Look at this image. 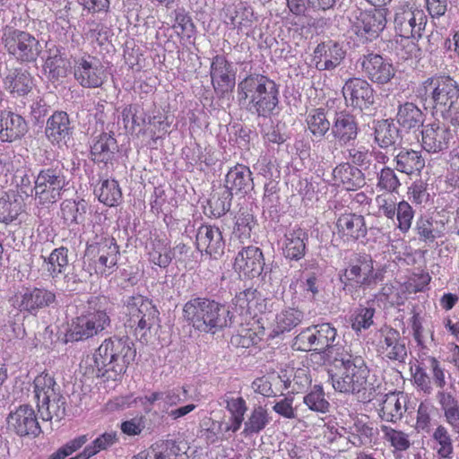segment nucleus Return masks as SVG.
Returning a JSON list of instances; mask_svg holds the SVG:
<instances>
[{"instance_id":"obj_1","label":"nucleus","mask_w":459,"mask_h":459,"mask_svg":"<svg viewBox=\"0 0 459 459\" xmlns=\"http://www.w3.org/2000/svg\"><path fill=\"white\" fill-rule=\"evenodd\" d=\"M336 372L330 375L333 389L346 394H358L363 402H370L380 393L381 384L369 378V368L359 355L337 352L333 357Z\"/></svg>"},{"instance_id":"obj_2","label":"nucleus","mask_w":459,"mask_h":459,"mask_svg":"<svg viewBox=\"0 0 459 459\" xmlns=\"http://www.w3.org/2000/svg\"><path fill=\"white\" fill-rule=\"evenodd\" d=\"M238 96L249 111L267 117L279 103V88L267 76L254 74L238 82Z\"/></svg>"},{"instance_id":"obj_3","label":"nucleus","mask_w":459,"mask_h":459,"mask_svg":"<svg viewBox=\"0 0 459 459\" xmlns=\"http://www.w3.org/2000/svg\"><path fill=\"white\" fill-rule=\"evenodd\" d=\"M184 316L200 332L215 333L231 323L230 311L214 300L196 298L186 302Z\"/></svg>"},{"instance_id":"obj_4","label":"nucleus","mask_w":459,"mask_h":459,"mask_svg":"<svg viewBox=\"0 0 459 459\" xmlns=\"http://www.w3.org/2000/svg\"><path fill=\"white\" fill-rule=\"evenodd\" d=\"M110 325V317L101 299L91 298L79 316L73 318L65 333L66 342H82L92 338Z\"/></svg>"},{"instance_id":"obj_5","label":"nucleus","mask_w":459,"mask_h":459,"mask_svg":"<svg viewBox=\"0 0 459 459\" xmlns=\"http://www.w3.org/2000/svg\"><path fill=\"white\" fill-rule=\"evenodd\" d=\"M135 349L128 337H111L102 342L93 355L95 367L100 372L125 373L135 358Z\"/></svg>"},{"instance_id":"obj_6","label":"nucleus","mask_w":459,"mask_h":459,"mask_svg":"<svg viewBox=\"0 0 459 459\" xmlns=\"http://www.w3.org/2000/svg\"><path fill=\"white\" fill-rule=\"evenodd\" d=\"M337 330L328 323L316 325L302 330L294 339L293 347L298 351H314L326 353L328 358L339 352Z\"/></svg>"},{"instance_id":"obj_7","label":"nucleus","mask_w":459,"mask_h":459,"mask_svg":"<svg viewBox=\"0 0 459 459\" xmlns=\"http://www.w3.org/2000/svg\"><path fill=\"white\" fill-rule=\"evenodd\" d=\"M67 185L64 166L57 162L56 165L43 168L39 171L30 193L38 204H52L61 198Z\"/></svg>"},{"instance_id":"obj_8","label":"nucleus","mask_w":459,"mask_h":459,"mask_svg":"<svg viewBox=\"0 0 459 459\" xmlns=\"http://www.w3.org/2000/svg\"><path fill=\"white\" fill-rule=\"evenodd\" d=\"M339 278L343 290L352 295L360 287L375 284L378 273L374 269L372 258L367 255H359L351 259L348 265L340 271Z\"/></svg>"},{"instance_id":"obj_9","label":"nucleus","mask_w":459,"mask_h":459,"mask_svg":"<svg viewBox=\"0 0 459 459\" xmlns=\"http://www.w3.org/2000/svg\"><path fill=\"white\" fill-rule=\"evenodd\" d=\"M420 91L425 101L431 104L437 112L457 102L459 99V85L449 75L428 78L423 82Z\"/></svg>"},{"instance_id":"obj_10","label":"nucleus","mask_w":459,"mask_h":459,"mask_svg":"<svg viewBox=\"0 0 459 459\" xmlns=\"http://www.w3.org/2000/svg\"><path fill=\"white\" fill-rule=\"evenodd\" d=\"M394 28L406 39H420L427 24V16L412 0H403L394 8Z\"/></svg>"},{"instance_id":"obj_11","label":"nucleus","mask_w":459,"mask_h":459,"mask_svg":"<svg viewBox=\"0 0 459 459\" xmlns=\"http://www.w3.org/2000/svg\"><path fill=\"white\" fill-rule=\"evenodd\" d=\"M87 254L97 257L95 272L98 274L108 276L117 268L119 248L116 239L107 233H100L88 240Z\"/></svg>"},{"instance_id":"obj_12","label":"nucleus","mask_w":459,"mask_h":459,"mask_svg":"<svg viewBox=\"0 0 459 459\" xmlns=\"http://www.w3.org/2000/svg\"><path fill=\"white\" fill-rule=\"evenodd\" d=\"M350 32L354 34L359 42L365 43L376 39L386 25L385 9L373 11L355 10L350 18Z\"/></svg>"},{"instance_id":"obj_13","label":"nucleus","mask_w":459,"mask_h":459,"mask_svg":"<svg viewBox=\"0 0 459 459\" xmlns=\"http://www.w3.org/2000/svg\"><path fill=\"white\" fill-rule=\"evenodd\" d=\"M73 73L75 81L84 88L100 87L107 79L100 60L88 53L73 57Z\"/></svg>"},{"instance_id":"obj_14","label":"nucleus","mask_w":459,"mask_h":459,"mask_svg":"<svg viewBox=\"0 0 459 459\" xmlns=\"http://www.w3.org/2000/svg\"><path fill=\"white\" fill-rule=\"evenodd\" d=\"M4 44L7 52L22 62L35 61L41 51L35 37L19 30L5 33Z\"/></svg>"},{"instance_id":"obj_15","label":"nucleus","mask_w":459,"mask_h":459,"mask_svg":"<svg viewBox=\"0 0 459 459\" xmlns=\"http://www.w3.org/2000/svg\"><path fill=\"white\" fill-rule=\"evenodd\" d=\"M127 325L136 330H149L159 314L152 301L142 295L131 296L125 301Z\"/></svg>"},{"instance_id":"obj_16","label":"nucleus","mask_w":459,"mask_h":459,"mask_svg":"<svg viewBox=\"0 0 459 459\" xmlns=\"http://www.w3.org/2000/svg\"><path fill=\"white\" fill-rule=\"evenodd\" d=\"M56 294L44 288L26 289L11 299L12 306L20 312L36 315L39 309L51 306Z\"/></svg>"},{"instance_id":"obj_17","label":"nucleus","mask_w":459,"mask_h":459,"mask_svg":"<svg viewBox=\"0 0 459 459\" xmlns=\"http://www.w3.org/2000/svg\"><path fill=\"white\" fill-rule=\"evenodd\" d=\"M377 351L384 359L400 363L404 362L407 357L404 339L396 329L391 327L379 331Z\"/></svg>"},{"instance_id":"obj_18","label":"nucleus","mask_w":459,"mask_h":459,"mask_svg":"<svg viewBox=\"0 0 459 459\" xmlns=\"http://www.w3.org/2000/svg\"><path fill=\"white\" fill-rule=\"evenodd\" d=\"M210 76L217 95L223 96L235 87L236 69L224 56L217 55L212 59Z\"/></svg>"},{"instance_id":"obj_19","label":"nucleus","mask_w":459,"mask_h":459,"mask_svg":"<svg viewBox=\"0 0 459 459\" xmlns=\"http://www.w3.org/2000/svg\"><path fill=\"white\" fill-rule=\"evenodd\" d=\"M361 70L366 77L377 84H385L395 75L393 64L381 55L369 53L359 60Z\"/></svg>"},{"instance_id":"obj_20","label":"nucleus","mask_w":459,"mask_h":459,"mask_svg":"<svg viewBox=\"0 0 459 459\" xmlns=\"http://www.w3.org/2000/svg\"><path fill=\"white\" fill-rule=\"evenodd\" d=\"M342 94L348 106L360 110L374 103V90L366 80L361 78L347 80L342 87Z\"/></svg>"},{"instance_id":"obj_21","label":"nucleus","mask_w":459,"mask_h":459,"mask_svg":"<svg viewBox=\"0 0 459 459\" xmlns=\"http://www.w3.org/2000/svg\"><path fill=\"white\" fill-rule=\"evenodd\" d=\"M452 138L451 130L444 123H428L421 131V146L428 152L437 153L449 147Z\"/></svg>"},{"instance_id":"obj_22","label":"nucleus","mask_w":459,"mask_h":459,"mask_svg":"<svg viewBox=\"0 0 459 459\" xmlns=\"http://www.w3.org/2000/svg\"><path fill=\"white\" fill-rule=\"evenodd\" d=\"M7 426L21 437L37 436L40 433L35 411L29 405H22L12 411L7 417Z\"/></svg>"},{"instance_id":"obj_23","label":"nucleus","mask_w":459,"mask_h":459,"mask_svg":"<svg viewBox=\"0 0 459 459\" xmlns=\"http://www.w3.org/2000/svg\"><path fill=\"white\" fill-rule=\"evenodd\" d=\"M346 51L333 41L318 44L313 52L312 62L318 71H333L344 60Z\"/></svg>"},{"instance_id":"obj_24","label":"nucleus","mask_w":459,"mask_h":459,"mask_svg":"<svg viewBox=\"0 0 459 459\" xmlns=\"http://www.w3.org/2000/svg\"><path fill=\"white\" fill-rule=\"evenodd\" d=\"M148 248L149 261L161 268H166L171 263L173 258L182 259V256L188 251V247L179 243L170 248L167 239L154 238L152 240Z\"/></svg>"},{"instance_id":"obj_25","label":"nucleus","mask_w":459,"mask_h":459,"mask_svg":"<svg viewBox=\"0 0 459 459\" xmlns=\"http://www.w3.org/2000/svg\"><path fill=\"white\" fill-rule=\"evenodd\" d=\"M228 22L234 29L238 30V33L246 37H254L257 27L258 18L255 15L253 9L239 3L233 7L228 8Z\"/></svg>"},{"instance_id":"obj_26","label":"nucleus","mask_w":459,"mask_h":459,"mask_svg":"<svg viewBox=\"0 0 459 459\" xmlns=\"http://www.w3.org/2000/svg\"><path fill=\"white\" fill-rule=\"evenodd\" d=\"M264 265L262 251L253 246L247 247L239 251L234 262L236 272L247 278H255L260 275Z\"/></svg>"},{"instance_id":"obj_27","label":"nucleus","mask_w":459,"mask_h":459,"mask_svg":"<svg viewBox=\"0 0 459 459\" xmlns=\"http://www.w3.org/2000/svg\"><path fill=\"white\" fill-rule=\"evenodd\" d=\"M195 242L200 252H205L214 258L224 252L225 243L218 227L202 225L197 230Z\"/></svg>"},{"instance_id":"obj_28","label":"nucleus","mask_w":459,"mask_h":459,"mask_svg":"<svg viewBox=\"0 0 459 459\" xmlns=\"http://www.w3.org/2000/svg\"><path fill=\"white\" fill-rule=\"evenodd\" d=\"M28 130L25 119L11 110L0 112V142L13 143L21 139Z\"/></svg>"},{"instance_id":"obj_29","label":"nucleus","mask_w":459,"mask_h":459,"mask_svg":"<svg viewBox=\"0 0 459 459\" xmlns=\"http://www.w3.org/2000/svg\"><path fill=\"white\" fill-rule=\"evenodd\" d=\"M331 132L335 141L341 146L354 141L359 132L355 117L345 111L337 112L332 125Z\"/></svg>"},{"instance_id":"obj_30","label":"nucleus","mask_w":459,"mask_h":459,"mask_svg":"<svg viewBox=\"0 0 459 459\" xmlns=\"http://www.w3.org/2000/svg\"><path fill=\"white\" fill-rule=\"evenodd\" d=\"M337 233L344 241H355L367 234L365 219L355 213H343L336 221Z\"/></svg>"},{"instance_id":"obj_31","label":"nucleus","mask_w":459,"mask_h":459,"mask_svg":"<svg viewBox=\"0 0 459 459\" xmlns=\"http://www.w3.org/2000/svg\"><path fill=\"white\" fill-rule=\"evenodd\" d=\"M408 396L403 392H391L385 395L380 410L382 420L396 423L407 411Z\"/></svg>"},{"instance_id":"obj_32","label":"nucleus","mask_w":459,"mask_h":459,"mask_svg":"<svg viewBox=\"0 0 459 459\" xmlns=\"http://www.w3.org/2000/svg\"><path fill=\"white\" fill-rule=\"evenodd\" d=\"M253 186L252 172L245 165H236L226 175L225 186L229 191L228 196L238 193L247 194L253 189Z\"/></svg>"},{"instance_id":"obj_33","label":"nucleus","mask_w":459,"mask_h":459,"mask_svg":"<svg viewBox=\"0 0 459 459\" xmlns=\"http://www.w3.org/2000/svg\"><path fill=\"white\" fill-rule=\"evenodd\" d=\"M307 233L301 228H294L284 235L282 254L287 259L299 261L306 254Z\"/></svg>"},{"instance_id":"obj_34","label":"nucleus","mask_w":459,"mask_h":459,"mask_svg":"<svg viewBox=\"0 0 459 459\" xmlns=\"http://www.w3.org/2000/svg\"><path fill=\"white\" fill-rule=\"evenodd\" d=\"M71 134L72 127L65 112L56 111L48 119L46 135L52 143H66Z\"/></svg>"},{"instance_id":"obj_35","label":"nucleus","mask_w":459,"mask_h":459,"mask_svg":"<svg viewBox=\"0 0 459 459\" xmlns=\"http://www.w3.org/2000/svg\"><path fill=\"white\" fill-rule=\"evenodd\" d=\"M3 83L4 89L13 96H24L33 87L30 74L22 68L8 70L3 79Z\"/></svg>"},{"instance_id":"obj_36","label":"nucleus","mask_w":459,"mask_h":459,"mask_svg":"<svg viewBox=\"0 0 459 459\" xmlns=\"http://www.w3.org/2000/svg\"><path fill=\"white\" fill-rule=\"evenodd\" d=\"M41 268L47 276L54 281L65 273L68 267V249L65 247L55 248L48 256L41 255Z\"/></svg>"},{"instance_id":"obj_37","label":"nucleus","mask_w":459,"mask_h":459,"mask_svg":"<svg viewBox=\"0 0 459 459\" xmlns=\"http://www.w3.org/2000/svg\"><path fill=\"white\" fill-rule=\"evenodd\" d=\"M334 183L346 190H354L364 185V176L360 169L349 163L338 165L333 171Z\"/></svg>"},{"instance_id":"obj_38","label":"nucleus","mask_w":459,"mask_h":459,"mask_svg":"<svg viewBox=\"0 0 459 459\" xmlns=\"http://www.w3.org/2000/svg\"><path fill=\"white\" fill-rule=\"evenodd\" d=\"M261 294L255 289H247L238 293L233 304L240 315L256 316L264 307Z\"/></svg>"},{"instance_id":"obj_39","label":"nucleus","mask_w":459,"mask_h":459,"mask_svg":"<svg viewBox=\"0 0 459 459\" xmlns=\"http://www.w3.org/2000/svg\"><path fill=\"white\" fill-rule=\"evenodd\" d=\"M226 409L230 414L229 422L225 423V433L238 432L245 420V414L247 411V405L245 399L241 396L238 397H227L225 399Z\"/></svg>"},{"instance_id":"obj_40","label":"nucleus","mask_w":459,"mask_h":459,"mask_svg":"<svg viewBox=\"0 0 459 459\" xmlns=\"http://www.w3.org/2000/svg\"><path fill=\"white\" fill-rule=\"evenodd\" d=\"M303 317V312L299 309L293 307L281 309L275 315V318L272 323L273 336L291 331L302 322Z\"/></svg>"},{"instance_id":"obj_41","label":"nucleus","mask_w":459,"mask_h":459,"mask_svg":"<svg viewBox=\"0 0 459 459\" xmlns=\"http://www.w3.org/2000/svg\"><path fill=\"white\" fill-rule=\"evenodd\" d=\"M396 119L403 129L415 130L424 126L425 116L414 103L406 102L399 106Z\"/></svg>"},{"instance_id":"obj_42","label":"nucleus","mask_w":459,"mask_h":459,"mask_svg":"<svg viewBox=\"0 0 459 459\" xmlns=\"http://www.w3.org/2000/svg\"><path fill=\"white\" fill-rule=\"evenodd\" d=\"M117 150L116 139L107 133H102L94 139L91 154L94 161L107 163L112 159Z\"/></svg>"},{"instance_id":"obj_43","label":"nucleus","mask_w":459,"mask_h":459,"mask_svg":"<svg viewBox=\"0 0 459 459\" xmlns=\"http://www.w3.org/2000/svg\"><path fill=\"white\" fill-rule=\"evenodd\" d=\"M368 177L376 176V186L380 191L395 192L401 186L394 170L390 167L378 168L377 164L367 168Z\"/></svg>"},{"instance_id":"obj_44","label":"nucleus","mask_w":459,"mask_h":459,"mask_svg":"<svg viewBox=\"0 0 459 459\" xmlns=\"http://www.w3.org/2000/svg\"><path fill=\"white\" fill-rule=\"evenodd\" d=\"M396 169L402 173L411 175L420 172L425 166V160L420 152L403 149L394 158Z\"/></svg>"},{"instance_id":"obj_45","label":"nucleus","mask_w":459,"mask_h":459,"mask_svg":"<svg viewBox=\"0 0 459 459\" xmlns=\"http://www.w3.org/2000/svg\"><path fill=\"white\" fill-rule=\"evenodd\" d=\"M43 65L44 74L50 81H58L66 75L65 60L58 48H49Z\"/></svg>"},{"instance_id":"obj_46","label":"nucleus","mask_w":459,"mask_h":459,"mask_svg":"<svg viewBox=\"0 0 459 459\" xmlns=\"http://www.w3.org/2000/svg\"><path fill=\"white\" fill-rule=\"evenodd\" d=\"M374 136L375 142L380 148H388L395 143L399 131L393 122L379 120L375 123Z\"/></svg>"},{"instance_id":"obj_47","label":"nucleus","mask_w":459,"mask_h":459,"mask_svg":"<svg viewBox=\"0 0 459 459\" xmlns=\"http://www.w3.org/2000/svg\"><path fill=\"white\" fill-rule=\"evenodd\" d=\"M267 410L262 405H255L244 422L243 433L246 436L260 433L270 422Z\"/></svg>"},{"instance_id":"obj_48","label":"nucleus","mask_w":459,"mask_h":459,"mask_svg":"<svg viewBox=\"0 0 459 459\" xmlns=\"http://www.w3.org/2000/svg\"><path fill=\"white\" fill-rule=\"evenodd\" d=\"M438 399L444 411L446 421L455 433L459 434V401L451 394L444 391L438 393Z\"/></svg>"},{"instance_id":"obj_49","label":"nucleus","mask_w":459,"mask_h":459,"mask_svg":"<svg viewBox=\"0 0 459 459\" xmlns=\"http://www.w3.org/2000/svg\"><path fill=\"white\" fill-rule=\"evenodd\" d=\"M381 432L383 439L393 447L394 453L407 451L411 446L410 435L403 430L382 425Z\"/></svg>"},{"instance_id":"obj_50","label":"nucleus","mask_w":459,"mask_h":459,"mask_svg":"<svg viewBox=\"0 0 459 459\" xmlns=\"http://www.w3.org/2000/svg\"><path fill=\"white\" fill-rule=\"evenodd\" d=\"M65 398L59 394L49 400L38 403L39 411L44 420H51L53 418L62 419L65 414Z\"/></svg>"},{"instance_id":"obj_51","label":"nucleus","mask_w":459,"mask_h":459,"mask_svg":"<svg viewBox=\"0 0 459 459\" xmlns=\"http://www.w3.org/2000/svg\"><path fill=\"white\" fill-rule=\"evenodd\" d=\"M100 202L108 206H115L122 198V192L117 181L115 179H105L99 188L95 190Z\"/></svg>"},{"instance_id":"obj_52","label":"nucleus","mask_w":459,"mask_h":459,"mask_svg":"<svg viewBox=\"0 0 459 459\" xmlns=\"http://www.w3.org/2000/svg\"><path fill=\"white\" fill-rule=\"evenodd\" d=\"M34 393L39 403L41 401L46 403L52 396L59 394V390L51 376L41 374L34 379Z\"/></svg>"},{"instance_id":"obj_53","label":"nucleus","mask_w":459,"mask_h":459,"mask_svg":"<svg viewBox=\"0 0 459 459\" xmlns=\"http://www.w3.org/2000/svg\"><path fill=\"white\" fill-rule=\"evenodd\" d=\"M86 211L87 204L84 200H65L61 204L62 217L70 224L82 222Z\"/></svg>"},{"instance_id":"obj_54","label":"nucleus","mask_w":459,"mask_h":459,"mask_svg":"<svg viewBox=\"0 0 459 459\" xmlns=\"http://www.w3.org/2000/svg\"><path fill=\"white\" fill-rule=\"evenodd\" d=\"M309 132L315 137H323L330 129V122L323 109L311 110L306 119Z\"/></svg>"},{"instance_id":"obj_55","label":"nucleus","mask_w":459,"mask_h":459,"mask_svg":"<svg viewBox=\"0 0 459 459\" xmlns=\"http://www.w3.org/2000/svg\"><path fill=\"white\" fill-rule=\"evenodd\" d=\"M303 403L309 410L326 413L329 411L330 403L325 398V394L321 385H316L313 389L303 397Z\"/></svg>"},{"instance_id":"obj_56","label":"nucleus","mask_w":459,"mask_h":459,"mask_svg":"<svg viewBox=\"0 0 459 459\" xmlns=\"http://www.w3.org/2000/svg\"><path fill=\"white\" fill-rule=\"evenodd\" d=\"M432 438L436 442V450L439 457L451 458L454 447L451 436L446 427L439 425L432 434Z\"/></svg>"},{"instance_id":"obj_57","label":"nucleus","mask_w":459,"mask_h":459,"mask_svg":"<svg viewBox=\"0 0 459 459\" xmlns=\"http://www.w3.org/2000/svg\"><path fill=\"white\" fill-rule=\"evenodd\" d=\"M154 459H178L184 453L177 442L160 440L152 445Z\"/></svg>"},{"instance_id":"obj_58","label":"nucleus","mask_w":459,"mask_h":459,"mask_svg":"<svg viewBox=\"0 0 459 459\" xmlns=\"http://www.w3.org/2000/svg\"><path fill=\"white\" fill-rule=\"evenodd\" d=\"M349 441L355 446H360L372 435V428L359 420H354L349 426Z\"/></svg>"},{"instance_id":"obj_59","label":"nucleus","mask_w":459,"mask_h":459,"mask_svg":"<svg viewBox=\"0 0 459 459\" xmlns=\"http://www.w3.org/2000/svg\"><path fill=\"white\" fill-rule=\"evenodd\" d=\"M395 218L397 221V228L403 233H406L411 227V222L414 218V210L408 202L401 201L396 206L394 219Z\"/></svg>"},{"instance_id":"obj_60","label":"nucleus","mask_w":459,"mask_h":459,"mask_svg":"<svg viewBox=\"0 0 459 459\" xmlns=\"http://www.w3.org/2000/svg\"><path fill=\"white\" fill-rule=\"evenodd\" d=\"M22 212V204L18 200L0 199V222L11 223L17 219Z\"/></svg>"},{"instance_id":"obj_61","label":"nucleus","mask_w":459,"mask_h":459,"mask_svg":"<svg viewBox=\"0 0 459 459\" xmlns=\"http://www.w3.org/2000/svg\"><path fill=\"white\" fill-rule=\"evenodd\" d=\"M88 440L89 438L87 435L78 436L59 447L48 459H65L67 456L82 447Z\"/></svg>"},{"instance_id":"obj_62","label":"nucleus","mask_w":459,"mask_h":459,"mask_svg":"<svg viewBox=\"0 0 459 459\" xmlns=\"http://www.w3.org/2000/svg\"><path fill=\"white\" fill-rule=\"evenodd\" d=\"M377 213L383 215L394 222L395 211L397 206L396 198L390 195H378L376 199Z\"/></svg>"},{"instance_id":"obj_63","label":"nucleus","mask_w":459,"mask_h":459,"mask_svg":"<svg viewBox=\"0 0 459 459\" xmlns=\"http://www.w3.org/2000/svg\"><path fill=\"white\" fill-rule=\"evenodd\" d=\"M117 441L116 432H106L92 441L91 444L86 446L84 448L89 454L90 457L97 455L101 450H106L113 446Z\"/></svg>"},{"instance_id":"obj_64","label":"nucleus","mask_w":459,"mask_h":459,"mask_svg":"<svg viewBox=\"0 0 459 459\" xmlns=\"http://www.w3.org/2000/svg\"><path fill=\"white\" fill-rule=\"evenodd\" d=\"M375 309L372 307H359L352 319V329L359 332L368 329L373 325Z\"/></svg>"}]
</instances>
